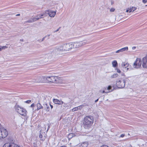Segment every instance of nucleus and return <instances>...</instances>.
<instances>
[{"instance_id":"nucleus-10","label":"nucleus","mask_w":147,"mask_h":147,"mask_svg":"<svg viewBox=\"0 0 147 147\" xmlns=\"http://www.w3.org/2000/svg\"><path fill=\"white\" fill-rule=\"evenodd\" d=\"M142 66L143 68H147V57H145L142 59Z\"/></svg>"},{"instance_id":"nucleus-45","label":"nucleus","mask_w":147,"mask_h":147,"mask_svg":"<svg viewBox=\"0 0 147 147\" xmlns=\"http://www.w3.org/2000/svg\"><path fill=\"white\" fill-rule=\"evenodd\" d=\"M50 36V34H48V35H47L46 36H47V37H48V39H49V37Z\"/></svg>"},{"instance_id":"nucleus-14","label":"nucleus","mask_w":147,"mask_h":147,"mask_svg":"<svg viewBox=\"0 0 147 147\" xmlns=\"http://www.w3.org/2000/svg\"><path fill=\"white\" fill-rule=\"evenodd\" d=\"M88 145L87 142H84L81 144L79 146V147H87Z\"/></svg>"},{"instance_id":"nucleus-32","label":"nucleus","mask_w":147,"mask_h":147,"mask_svg":"<svg viewBox=\"0 0 147 147\" xmlns=\"http://www.w3.org/2000/svg\"><path fill=\"white\" fill-rule=\"evenodd\" d=\"M39 136L40 138H42V134L40 133Z\"/></svg>"},{"instance_id":"nucleus-22","label":"nucleus","mask_w":147,"mask_h":147,"mask_svg":"<svg viewBox=\"0 0 147 147\" xmlns=\"http://www.w3.org/2000/svg\"><path fill=\"white\" fill-rule=\"evenodd\" d=\"M113 66L114 67H116L117 65V63L116 61L115 60L112 62Z\"/></svg>"},{"instance_id":"nucleus-3","label":"nucleus","mask_w":147,"mask_h":147,"mask_svg":"<svg viewBox=\"0 0 147 147\" xmlns=\"http://www.w3.org/2000/svg\"><path fill=\"white\" fill-rule=\"evenodd\" d=\"M15 107L17 112L20 115L24 116H26L27 111L25 109L17 105H15Z\"/></svg>"},{"instance_id":"nucleus-12","label":"nucleus","mask_w":147,"mask_h":147,"mask_svg":"<svg viewBox=\"0 0 147 147\" xmlns=\"http://www.w3.org/2000/svg\"><path fill=\"white\" fill-rule=\"evenodd\" d=\"M63 105L61 106V110L62 111L65 109L66 108L69 107V104L67 103H65L63 102Z\"/></svg>"},{"instance_id":"nucleus-15","label":"nucleus","mask_w":147,"mask_h":147,"mask_svg":"<svg viewBox=\"0 0 147 147\" xmlns=\"http://www.w3.org/2000/svg\"><path fill=\"white\" fill-rule=\"evenodd\" d=\"M81 47L86 44H89V43L86 40H84L83 41H80Z\"/></svg>"},{"instance_id":"nucleus-35","label":"nucleus","mask_w":147,"mask_h":147,"mask_svg":"<svg viewBox=\"0 0 147 147\" xmlns=\"http://www.w3.org/2000/svg\"><path fill=\"white\" fill-rule=\"evenodd\" d=\"M61 28V27H59V28L57 30H55V31H54V33H55V32H57L58 31H59V29Z\"/></svg>"},{"instance_id":"nucleus-29","label":"nucleus","mask_w":147,"mask_h":147,"mask_svg":"<svg viewBox=\"0 0 147 147\" xmlns=\"http://www.w3.org/2000/svg\"><path fill=\"white\" fill-rule=\"evenodd\" d=\"M7 47L6 46H3V47H0V48L1 49V51L2 49H5V48H7Z\"/></svg>"},{"instance_id":"nucleus-41","label":"nucleus","mask_w":147,"mask_h":147,"mask_svg":"<svg viewBox=\"0 0 147 147\" xmlns=\"http://www.w3.org/2000/svg\"><path fill=\"white\" fill-rule=\"evenodd\" d=\"M133 7H132V8H131V7H130V8H128L126 9H133Z\"/></svg>"},{"instance_id":"nucleus-5","label":"nucleus","mask_w":147,"mask_h":147,"mask_svg":"<svg viewBox=\"0 0 147 147\" xmlns=\"http://www.w3.org/2000/svg\"><path fill=\"white\" fill-rule=\"evenodd\" d=\"M48 82L54 83H57L59 81V79L56 76H51L45 77Z\"/></svg>"},{"instance_id":"nucleus-53","label":"nucleus","mask_w":147,"mask_h":147,"mask_svg":"<svg viewBox=\"0 0 147 147\" xmlns=\"http://www.w3.org/2000/svg\"><path fill=\"white\" fill-rule=\"evenodd\" d=\"M129 147H132L131 146V145H130L129 146Z\"/></svg>"},{"instance_id":"nucleus-50","label":"nucleus","mask_w":147,"mask_h":147,"mask_svg":"<svg viewBox=\"0 0 147 147\" xmlns=\"http://www.w3.org/2000/svg\"><path fill=\"white\" fill-rule=\"evenodd\" d=\"M114 3V2L112 1H111V4H113Z\"/></svg>"},{"instance_id":"nucleus-4","label":"nucleus","mask_w":147,"mask_h":147,"mask_svg":"<svg viewBox=\"0 0 147 147\" xmlns=\"http://www.w3.org/2000/svg\"><path fill=\"white\" fill-rule=\"evenodd\" d=\"M125 80L123 78H121L116 81V86L119 88H123L125 86Z\"/></svg>"},{"instance_id":"nucleus-36","label":"nucleus","mask_w":147,"mask_h":147,"mask_svg":"<svg viewBox=\"0 0 147 147\" xmlns=\"http://www.w3.org/2000/svg\"><path fill=\"white\" fill-rule=\"evenodd\" d=\"M142 2L144 3H146L147 2V0H142Z\"/></svg>"},{"instance_id":"nucleus-39","label":"nucleus","mask_w":147,"mask_h":147,"mask_svg":"<svg viewBox=\"0 0 147 147\" xmlns=\"http://www.w3.org/2000/svg\"><path fill=\"white\" fill-rule=\"evenodd\" d=\"M125 136V135L124 134H122L120 136V137H124Z\"/></svg>"},{"instance_id":"nucleus-34","label":"nucleus","mask_w":147,"mask_h":147,"mask_svg":"<svg viewBox=\"0 0 147 147\" xmlns=\"http://www.w3.org/2000/svg\"><path fill=\"white\" fill-rule=\"evenodd\" d=\"M120 52H122L121 51L120 49L116 51V53H118Z\"/></svg>"},{"instance_id":"nucleus-52","label":"nucleus","mask_w":147,"mask_h":147,"mask_svg":"<svg viewBox=\"0 0 147 147\" xmlns=\"http://www.w3.org/2000/svg\"><path fill=\"white\" fill-rule=\"evenodd\" d=\"M110 9H115L114 8H111Z\"/></svg>"},{"instance_id":"nucleus-20","label":"nucleus","mask_w":147,"mask_h":147,"mask_svg":"<svg viewBox=\"0 0 147 147\" xmlns=\"http://www.w3.org/2000/svg\"><path fill=\"white\" fill-rule=\"evenodd\" d=\"M36 106L37 107V110L43 108V106L41 105L40 103H38L36 105Z\"/></svg>"},{"instance_id":"nucleus-55","label":"nucleus","mask_w":147,"mask_h":147,"mask_svg":"<svg viewBox=\"0 0 147 147\" xmlns=\"http://www.w3.org/2000/svg\"><path fill=\"white\" fill-rule=\"evenodd\" d=\"M1 51V49L0 48V51Z\"/></svg>"},{"instance_id":"nucleus-2","label":"nucleus","mask_w":147,"mask_h":147,"mask_svg":"<svg viewBox=\"0 0 147 147\" xmlns=\"http://www.w3.org/2000/svg\"><path fill=\"white\" fill-rule=\"evenodd\" d=\"M94 117L91 115L86 116L84 119L83 122V127L86 129H89L93 123Z\"/></svg>"},{"instance_id":"nucleus-37","label":"nucleus","mask_w":147,"mask_h":147,"mask_svg":"<svg viewBox=\"0 0 147 147\" xmlns=\"http://www.w3.org/2000/svg\"><path fill=\"white\" fill-rule=\"evenodd\" d=\"M47 37V36H45L42 39L41 41V42L43 41L44 40L45 38Z\"/></svg>"},{"instance_id":"nucleus-49","label":"nucleus","mask_w":147,"mask_h":147,"mask_svg":"<svg viewBox=\"0 0 147 147\" xmlns=\"http://www.w3.org/2000/svg\"><path fill=\"white\" fill-rule=\"evenodd\" d=\"M20 14H17L16 15V16H20Z\"/></svg>"},{"instance_id":"nucleus-18","label":"nucleus","mask_w":147,"mask_h":147,"mask_svg":"<svg viewBox=\"0 0 147 147\" xmlns=\"http://www.w3.org/2000/svg\"><path fill=\"white\" fill-rule=\"evenodd\" d=\"M75 134L74 133H70L67 136V138L69 140H70L73 137L75 136Z\"/></svg>"},{"instance_id":"nucleus-17","label":"nucleus","mask_w":147,"mask_h":147,"mask_svg":"<svg viewBox=\"0 0 147 147\" xmlns=\"http://www.w3.org/2000/svg\"><path fill=\"white\" fill-rule=\"evenodd\" d=\"M41 78L39 77H38L35 79L32 82H41L40 80Z\"/></svg>"},{"instance_id":"nucleus-51","label":"nucleus","mask_w":147,"mask_h":147,"mask_svg":"<svg viewBox=\"0 0 147 147\" xmlns=\"http://www.w3.org/2000/svg\"><path fill=\"white\" fill-rule=\"evenodd\" d=\"M61 147H67L65 146H61Z\"/></svg>"},{"instance_id":"nucleus-8","label":"nucleus","mask_w":147,"mask_h":147,"mask_svg":"<svg viewBox=\"0 0 147 147\" xmlns=\"http://www.w3.org/2000/svg\"><path fill=\"white\" fill-rule=\"evenodd\" d=\"M3 147H19L18 146L13 143L10 142L5 144Z\"/></svg>"},{"instance_id":"nucleus-44","label":"nucleus","mask_w":147,"mask_h":147,"mask_svg":"<svg viewBox=\"0 0 147 147\" xmlns=\"http://www.w3.org/2000/svg\"><path fill=\"white\" fill-rule=\"evenodd\" d=\"M114 10H110V11L111 12H114Z\"/></svg>"},{"instance_id":"nucleus-56","label":"nucleus","mask_w":147,"mask_h":147,"mask_svg":"<svg viewBox=\"0 0 147 147\" xmlns=\"http://www.w3.org/2000/svg\"><path fill=\"white\" fill-rule=\"evenodd\" d=\"M147 5H146V6H147Z\"/></svg>"},{"instance_id":"nucleus-7","label":"nucleus","mask_w":147,"mask_h":147,"mask_svg":"<svg viewBox=\"0 0 147 147\" xmlns=\"http://www.w3.org/2000/svg\"><path fill=\"white\" fill-rule=\"evenodd\" d=\"M142 61L140 58H137L133 64L134 67L136 68H138L141 66Z\"/></svg>"},{"instance_id":"nucleus-40","label":"nucleus","mask_w":147,"mask_h":147,"mask_svg":"<svg viewBox=\"0 0 147 147\" xmlns=\"http://www.w3.org/2000/svg\"><path fill=\"white\" fill-rule=\"evenodd\" d=\"M129 69V68L128 67H127L125 69L123 70L124 71H127Z\"/></svg>"},{"instance_id":"nucleus-24","label":"nucleus","mask_w":147,"mask_h":147,"mask_svg":"<svg viewBox=\"0 0 147 147\" xmlns=\"http://www.w3.org/2000/svg\"><path fill=\"white\" fill-rule=\"evenodd\" d=\"M121 51L123 52L124 51H127L128 50V47H125L122 48L120 49Z\"/></svg>"},{"instance_id":"nucleus-38","label":"nucleus","mask_w":147,"mask_h":147,"mask_svg":"<svg viewBox=\"0 0 147 147\" xmlns=\"http://www.w3.org/2000/svg\"><path fill=\"white\" fill-rule=\"evenodd\" d=\"M100 92L102 93H105V91L104 90L102 91L101 90H100Z\"/></svg>"},{"instance_id":"nucleus-42","label":"nucleus","mask_w":147,"mask_h":147,"mask_svg":"<svg viewBox=\"0 0 147 147\" xmlns=\"http://www.w3.org/2000/svg\"><path fill=\"white\" fill-rule=\"evenodd\" d=\"M49 105L51 107V109H52L53 107V106L52 105H51L50 104Z\"/></svg>"},{"instance_id":"nucleus-43","label":"nucleus","mask_w":147,"mask_h":147,"mask_svg":"<svg viewBox=\"0 0 147 147\" xmlns=\"http://www.w3.org/2000/svg\"><path fill=\"white\" fill-rule=\"evenodd\" d=\"M34 104H32L31 105V107H34Z\"/></svg>"},{"instance_id":"nucleus-28","label":"nucleus","mask_w":147,"mask_h":147,"mask_svg":"<svg viewBox=\"0 0 147 147\" xmlns=\"http://www.w3.org/2000/svg\"><path fill=\"white\" fill-rule=\"evenodd\" d=\"M84 105H82L80 106H79L78 107H77L78 108V110H81V109L83 107H84Z\"/></svg>"},{"instance_id":"nucleus-27","label":"nucleus","mask_w":147,"mask_h":147,"mask_svg":"<svg viewBox=\"0 0 147 147\" xmlns=\"http://www.w3.org/2000/svg\"><path fill=\"white\" fill-rule=\"evenodd\" d=\"M135 10H133V11H132V10H126L125 12L127 13H130L131 12H133Z\"/></svg>"},{"instance_id":"nucleus-11","label":"nucleus","mask_w":147,"mask_h":147,"mask_svg":"<svg viewBox=\"0 0 147 147\" xmlns=\"http://www.w3.org/2000/svg\"><path fill=\"white\" fill-rule=\"evenodd\" d=\"M46 12H47V13L51 17H54L56 14V11H52L51 10H49Z\"/></svg>"},{"instance_id":"nucleus-47","label":"nucleus","mask_w":147,"mask_h":147,"mask_svg":"<svg viewBox=\"0 0 147 147\" xmlns=\"http://www.w3.org/2000/svg\"><path fill=\"white\" fill-rule=\"evenodd\" d=\"M50 127L49 126H48V129H47V131H48V130H49V129Z\"/></svg>"},{"instance_id":"nucleus-13","label":"nucleus","mask_w":147,"mask_h":147,"mask_svg":"<svg viewBox=\"0 0 147 147\" xmlns=\"http://www.w3.org/2000/svg\"><path fill=\"white\" fill-rule=\"evenodd\" d=\"M53 102L55 104L60 105H62L63 103V102L61 101H59V100L56 99H54Z\"/></svg>"},{"instance_id":"nucleus-19","label":"nucleus","mask_w":147,"mask_h":147,"mask_svg":"<svg viewBox=\"0 0 147 147\" xmlns=\"http://www.w3.org/2000/svg\"><path fill=\"white\" fill-rule=\"evenodd\" d=\"M43 105L44 107L45 108L46 111L48 112L50 110V108L48 105L47 104V103H46L45 105Z\"/></svg>"},{"instance_id":"nucleus-23","label":"nucleus","mask_w":147,"mask_h":147,"mask_svg":"<svg viewBox=\"0 0 147 147\" xmlns=\"http://www.w3.org/2000/svg\"><path fill=\"white\" fill-rule=\"evenodd\" d=\"M43 16V14L42 15H38L37 16V18H36L35 19L36 20H35V21H36L37 20H38L39 19H40L41 18H43L42 16Z\"/></svg>"},{"instance_id":"nucleus-48","label":"nucleus","mask_w":147,"mask_h":147,"mask_svg":"<svg viewBox=\"0 0 147 147\" xmlns=\"http://www.w3.org/2000/svg\"><path fill=\"white\" fill-rule=\"evenodd\" d=\"M98 100V99H97V100H96L95 101V102H97Z\"/></svg>"},{"instance_id":"nucleus-1","label":"nucleus","mask_w":147,"mask_h":147,"mask_svg":"<svg viewBox=\"0 0 147 147\" xmlns=\"http://www.w3.org/2000/svg\"><path fill=\"white\" fill-rule=\"evenodd\" d=\"M73 48L72 43H69L56 47L54 49L55 52L59 54H62L63 51H69Z\"/></svg>"},{"instance_id":"nucleus-46","label":"nucleus","mask_w":147,"mask_h":147,"mask_svg":"<svg viewBox=\"0 0 147 147\" xmlns=\"http://www.w3.org/2000/svg\"><path fill=\"white\" fill-rule=\"evenodd\" d=\"M136 47H132V49H136Z\"/></svg>"},{"instance_id":"nucleus-26","label":"nucleus","mask_w":147,"mask_h":147,"mask_svg":"<svg viewBox=\"0 0 147 147\" xmlns=\"http://www.w3.org/2000/svg\"><path fill=\"white\" fill-rule=\"evenodd\" d=\"M78 108L77 107L74 108L72 109V111L73 112H74L78 111Z\"/></svg>"},{"instance_id":"nucleus-30","label":"nucleus","mask_w":147,"mask_h":147,"mask_svg":"<svg viewBox=\"0 0 147 147\" xmlns=\"http://www.w3.org/2000/svg\"><path fill=\"white\" fill-rule=\"evenodd\" d=\"M34 21L33 20H28V21H27V22H28V23H31V22H34Z\"/></svg>"},{"instance_id":"nucleus-54","label":"nucleus","mask_w":147,"mask_h":147,"mask_svg":"<svg viewBox=\"0 0 147 147\" xmlns=\"http://www.w3.org/2000/svg\"><path fill=\"white\" fill-rule=\"evenodd\" d=\"M1 124H0V127H1Z\"/></svg>"},{"instance_id":"nucleus-9","label":"nucleus","mask_w":147,"mask_h":147,"mask_svg":"<svg viewBox=\"0 0 147 147\" xmlns=\"http://www.w3.org/2000/svg\"><path fill=\"white\" fill-rule=\"evenodd\" d=\"M73 48H79L81 47L80 41L71 43Z\"/></svg>"},{"instance_id":"nucleus-21","label":"nucleus","mask_w":147,"mask_h":147,"mask_svg":"<svg viewBox=\"0 0 147 147\" xmlns=\"http://www.w3.org/2000/svg\"><path fill=\"white\" fill-rule=\"evenodd\" d=\"M107 89L109 90V92H112L114 89V86L112 87L110 85L108 87Z\"/></svg>"},{"instance_id":"nucleus-6","label":"nucleus","mask_w":147,"mask_h":147,"mask_svg":"<svg viewBox=\"0 0 147 147\" xmlns=\"http://www.w3.org/2000/svg\"><path fill=\"white\" fill-rule=\"evenodd\" d=\"M8 132L6 129L4 128L0 127V136L1 138H4L8 135Z\"/></svg>"},{"instance_id":"nucleus-31","label":"nucleus","mask_w":147,"mask_h":147,"mask_svg":"<svg viewBox=\"0 0 147 147\" xmlns=\"http://www.w3.org/2000/svg\"><path fill=\"white\" fill-rule=\"evenodd\" d=\"M116 70H117V71L118 73H121V71L120 70V69H119L117 68H116Z\"/></svg>"},{"instance_id":"nucleus-16","label":"nucleus","mask_w":147,"mask_h":147,"mask_svg":"<svg viewBox=\"0 0 147 147\" xmlns=\"http://www.w3.org/2000/svg\"><path fill=\"white\" fill-rule=\"evenodd\" d=\"M129 65V63L125 62H123L121 64V66L124 68V69H125L127 67H128Z\"/></svg>"},{"instance_id":"nucleus-33","label":"nucleus","mask_w":147,"mask_h":147,"mask_svg":"<svg viewBox=\"0 0 147 147\" xmlns=\"http://www.w3.org/2000/svg\"><path fill=\"white\" fill-rule=\"evenodd\" d=\"M31 102V100H28L25 102H26L27 103H29L30 102Z\"/></svg>"},{"instance_id":"nucleus-25","label":"nucleus","mask_w":147,"mask_h":147,"mask_svg":"<svg viewBox=\"0 0 147 147\" xmlns=\"http://www.w3.org/2000/svg\"><path fill=\"white\" fill-rule=\"evenodd\" d=\"M118 76V74H114L111 76V78H115Z\"/></svg>"}]
</instances>
